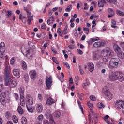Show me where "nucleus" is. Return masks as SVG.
I'll return each instance as SVG.
<instances>
[{
  "instance_id": "1",
  "label": "nucleus",
  "mask_w": 124,
  "mask_h": 124,
  "mask_svg": "<svg viewBox=\"0 0 124 124\" xmlns=\"http://www.w3.org/2000/svg\"><path fill=\"white\" fill-rule=\"evenodd\" d=\"M109 79L111 81L118 80L120 82H123V81H124V76L122 73L116 71L115 72H112V73L110 74Z\"/></svg>"
},
{
  "instance_id": "2",
  "label": "nucleus",
  "mask_w": 124,
  "mask_h": 124,
  "mask_svg": "<svg viewBox=\"0 0 124 124\" xmlns=\"http://www.w3.org/2000/svg\"><path fill=\"white\" fill-rule=\"evenodd\" d=\"M114 55V51L109 49L108 50H104L101 52V56L103 57L104 62H108V60Z\"/></svg>"
},
{
  "instance_id": "3",
  "label": "nucleus",
  "mask_w": 124,
  "mask_h": 124,
  "mask_svg": "<svg viewBox=\"0 0 124 124\" xmlns=\"http://www.w3.org/2000/svg\"><path fill=\"white\" fill-rule=\"evenodd\" d=\"M4 85L6 87H10V88H16L17 87V81L13 77L10 78L5 79Z\"/></svg>"
},
{
  "instance_id": "4",
  "label": "nucleus",
  "mask_w": 124,
  "mask_h": 124,
  "mask_svg": "<svg viewBox=\"0 0 124 124\" xmlns=\"http://www.w3.org/2000/svg\"><path fill=\"white\" fill-rule=\"evenodd\" d=\"M120 59L117 58H112L110 59L109 62V68H117L119 65V62Z\"/></svg>"
},
{
  "instance_id": "5",
  "label": "nucleus",
  "mask_w": 124,
  "mask_h": 124,
  "mask_svg": "<svg viewBox=\"0 0 124 124\" xmlns=\"http://www.w3.org/2000/svg\"><path fill=\"white\" fill-rule=\"evenodd\" d=\"M4 52H5V44L2 42L0 44V58L1 59H5L7 56L5 55Z\"/></svg>"
},
{
  "instance_id": "6",
  "label": "nucleus",
  "mask_w": 124,
  "mask_h": 124,
  "mask_svg": "<svg viewBox=\"0 0 124 124\" xmlns=\"http://www.w3.org/2000/svg\"><path fill=\"white\" fill-rule=\"evenodd\" d=\"M103 93L104 95L106 96L107 99L108 100H111L112 98V94H111V92L109 91V89L107 87H104L103 88Z\"/></svg>"
},
{
  "instance_id": "7",
  "label": "nucleus",
  "mask_w": 124,
  "mask_h": 124,
  "mask_svg": "<svg viewBox=\"0 0 124 124\" xmlns=\"http://www.w3.org/2000/svg\"><path fill=\"white\" fill-rule=\"evenodd\" d=\"M4 80L7 79H10L11 78V70H10V68L8 66H6L4 71Z\"/></svg>"
},
{
  "instance_id": "8",
  "label": "nucleus",
  "mask_w": 124,
  "mask_h": 124,
  "mask_svg": "<svg viewBox=\"0 0 124 124\" xmlns=\"http://www.w3.org/2000/svg\"><path fill=\"white\" fill-rule=\"evenodd\" d=\"M52 77L49 76L48 78V77H46V90H50L51 87H52Z\"/></svg>"
},
{
  "instance_id": "9",
  "label": "nucleus",
  "mask_w": 124,
  "mask_h": 124,
  "mask_svg": "<svg viewBox=\"0 0 124 124\" xmlns=\"http://www.w3.org/2000/svg\"><path fill=\"white\" fill-rule=\"evenodd\" d=\"M115 106L117 110H121L122 108L124 109V102L118 100L116 101Z\"/></svg>"
},
{
  "instance_id": "10",
  "label": "nucleus",
  "mask_w": 124,
  "mask_h": 124,
  "mask_svg": "<svg viewBox=\"0 0 124 124\" xmlns=\"http://www.w3.org/2000/svg\"><path fill=\"white\" fill-rule=\"evenodd\" d=\"M28 45H29V46L31 48H29L28 50H26V57H28L29 58V55L32 52V49H35V46H34V44L31 42H28Z\"/></svg>"
},
{
  "instance_id": "11",
  "label": "nucleus",
  "mask_w": 124,
  "mask_h": 124,
  "mask_svg": "<svg viewBox=\"0 0 124 124\" xmlns=\"http://www.w3.org/2000/svg\"><path fill=\"white\" fill-rule=\"evenodd\" d=\"M6 97L5 93L4 92L2 93L1 94L0 102L3 106H6V103H7V101L5 100Z\"/></svg>"
},
{
  "instance_id": "12",
  "label": "nucleus",
  "mask_w": 124,
  "mask_h": 124,
  "mask_svg": "<svg viewBox=\"0 0 124 124\" xmlns=\"http://www.w3.org/2000/svg\"><path fill=\"white\" fill-rule=\"evenodd\" d=\"M27 103L26 105H32L33 104V98L31 97V96L30 95H28L26 98Z\"/></svg>"
},
{
  "instance_id": "13",
  "label": "nucleus",
  "mask_w": 124,
  "mask_h": 124,
  "mask_svg": "<svg viewBox=\"0 0 124 124\" xmlns=\"http://www.w3.org/2000/svg\"><path fill=\"white\" fill-rule=\"evenodd\" d=\"M36 72L34 70H31L30 72V76L31 78V79H32L33 80H35L36 78Z\"/></svg>"
},
{
  "instance_id": "14",
  "label": "nucleus",
  "mask_w": 124,
  "mask_h": 124,
  "mask_svg": "<svg viewBox=\"0 0 124 124\" xmlns=\"http://www.w3.org/2000/svg\"><path fill=\"white\" fill-rule=\"evenodd\" d=\"M104 45V43L103 42H96L93 44V47L94 48H99V47H101V46H103Z\"/></svg>"
},
{
  "instance_id": "15",
  "label": "nucleus",
  "mask_w": 124,
  "mask_h": 124,
  "mask_svg": "<svg viewBox=\"0 0 124 124\" xmlns=\"http://www.w3.org/2000/svg\"><path fill=\"white\" fill-rule=\"evenodd\" d=\"M36 110L39 113H41L42 111H43V106H42V104L38 103L36 107Z\"/></svg>"
},
{
  "instance_id": "16",
  "label": "nucleus",
  "mask_w": 124,
  "mask_h": 124,
  "mask_svg": "<svg viewBox=\"0 0 124 124\" xmlns=\"http://www.w3.org/2000/svg\"><path fill=\"white\" fill-rule=\"evenodd\" d=\"M13 74L16 77L20 76V75L21 74V71L18 69H15L13 71Z\"/></svg>"
},
{
  "instance_id": "17",
  "label": "nucleus",
  "mask_w": 124,
  "mask_h": 124,
  "mask_svg": "<svg viewBox=\"0 0 124 124\" xmlns=\"http://www.w3.org/2000/svg\"><path fill=\"white\" fill-rule=\"evenodd\" d=\"M27 18H28V20H27V22H28V24H29V25H30V24H31V21H32V20H33V16H32L31 15V12H28V14H27Z\"/></svg>"
},
{
  "instance_id": "18",
  "label": "nucleus",
  "mask_w": 124,
  "mask_h": 124,
  "mask_svg": "<svg viewBox=\"0 0 124 124\" xmlns=\"http://www.w3.org/2000/svg\"><path fill=\"white\" fill-rule=\"evenodd\" d=\"M89 70L90 72H93L94 70V64L93 63L89 62L88 63Z\"/></svg>"
},
{
  "instance_id": "19",
  "label": "nucleus",
  "mask_w": 124,
  "mask_h": 124,
  "mask_svg": "<svg viewBox=\"0 0 124 124\" xmlns=\"http://www.w3.org/2000/svg\"><path fill=\"white\" fill-rule=\"evenodd\" d=\"M113 48L114 49L115 52L117 53L121 52V47L119 46V45L117 44H115L113 46Z\"/></svg>"
},
{
  "instance_id": "20",
  "label": "nucleus",
  "mask_w": 124,
  "mask_h": 124,
  "mask_svg": "<svg viewBox=\"0 0 124 124\" xmlns=\"http://www.w3.org/2000/svg\"><path fill=\"white\" fill-rule=\"evenodd\" d=\"M53 103H55V100L52 98H48L46 101L47 105H52Z\"/></svg>"
},
{
  "instance_id": "21",
  "label": "nucleus",
  "mask_w": 124,
  "mask_h": 124,
  "mask_svg": "<svg viewBox=\"0 0 124 124\" xmlns=\"http://www.w3.org/2000/svg\"><path fill=\"white\" fill-rule=\"evenodd\" d=\"M54 20H55V18H54V16H53L49 17V19L47 20V25H51V24H53V23H54Z\"/></svg>"
},
{
  "instance_id": "22",
  "label": "nucleus",
  "mask_w": 124,
  "mask_h": 124,
  "mask_svg": "<svg viewBox=\"0 0 124 124\" xmlns=\"http://www.w3.org/2000/svg\"><path fill=\"white\" fill-rule=\"evenodd\" d=\"M20 64L23 69H24V70H26V69H27L28 67L27 66V63H26V62H25V61H20Z\"/></svg>"
},
{
  "instance_id": "23",
  "label": "nucleus",
  "mask_w": 124,
  "mask_h": 124,
  "mask_svg": "<svg viewBox=\"0 0 124 124\" xmlns=\"http://www.w3.org/2000/svg\"><path fill=\"white\" fill-rule=\"evenodd\" d=\"M45 116L47 119H51V118H52V115H51L50 110L47 109L46 110V111L45 112Z\"/></svg>"
},
{
  "instance_id": "24",
  "label": "nucleus",
  "mask_w": 124,
  "mask_h": 124,
  "mask_svg": "<svg viewBox=\"0 0 124 124\" xmlns=\"http://www.w3.org/2000/svg\"><path fill=\"white\" fill-rule=\"evenodd\" d=\"M104 3H106L105 0H100L98 2V5L99 7H103L104 6Z\"/></svg>"
},
{
  "instance_id": "25",
  "label": "nucleus",
  "mask_w": 124,
  "mask_h": 124,
  "mask_svg": "<svg viewBox=\"0 0 124 124\" xmlns=\"http://www.w3.org/2000/svg\"><path fill=\"white\" fill-rule=\"evenodd\" d=\"M98 40H99V37H96V38H91L88 43L89 44H92L95 41H98Z\"/></svg>"
},
{
  "instance_id": "26",
  "label": "nucleus",
  "mask_w": 124,
  "mask_h": 124,
  "mask_svg": "<svg viewBox=\"0 0 124 124\" xmlns=\"http://www.w3.org/2000/svg\"><path fill=\"white\" fill-rule=\"evenodd\" d=\"M17 111L20 115L24 114V110H23V108L21 106H19L17 108Z\"/></svg>"
},
{
  "instance_id": "27",
  "label": "nucleus",
  "mask_w": 124,
  "mask_h": 124,
  "mask_svg": "<svg viewBox=\"0 0 124 124\" xmlns=\"http://www.w3.org/2000/svg\"><path fill=\"white\" fill-rule=\"evenodd\" d=\"M18 91L19 92L20 94L25 93V88H24V86H20L18 88Z\"/></svg>"
},
{
  "instance_id": "28",
  "label": "nucleus",
  "mask_w": 124,
  "mask_h": 124,
  "mask_svg": "<svg viewBox=\"0 0 124 124\" xmlns=\"http://www.w3.org/2000/svg\"><path fill=\"white\" fill-rule=\"evenodd\" d=\"M54 115L55 118H60V117H61V115H62V113L60 111H56L55 112Z\"/></svg>"
},
{
  "instance_id": "29",
  "label": "nucleus",
  "mask_w": 124,
  "mask_h": 124,
  "mask_svg": "<svg viewBox=\"0 0 124 124\" xmlns=\"http://www.w3.org/2000/svg\"><path fill=\"white\" fill-rule=\"evenodd\" d=\"M97 106L99 110H101V109H102V108H104V107H105V106L104 104H102V103H98Z\"/></svg>"
},
{
  "instance_id": "30",
  "label": "nucleus",
  "mask_w": 124,
  "mask_h": 124,
  "mask_svg": "<svg viewBox=\"0 0 124 124\" xmlns=\"http://www.w3.org/2000/svg\"><path fill=\"white\" fill-rule=\"evenodd\" d=\"M117 56L118 58H120V59H124V53L122 51L117 52Z\"/></svg>"
},
{
  "instance_id": "31",
  "label": "nucleus",
  "mask_w": 124,
  "mask_h": 124,
  "mask_svg": "<svg viewBox=\"0 0 124 124\" xmlns=\"http://www.w3.org/2000/svg\"><path fill=\"white\" fill-rule=\"evenodd\" d=\"M90 82L83 83V89H84L85 90H87V89H88V88H89V86H90Z\"/></svg>"
},
{
  "instance_id": "32",
  "label": "nucleus",
  "mask_w": 124,
  "mask_h": 124,
  "mask_svg": "<svg viewBox=\"0 0 124 124\" xmlns=\"http://www.w3.org/2000/svg\"><path fill=\"white\" fill-rule=\"evenodd\" d=\"M21 123L22 124H28L27 118H26L25 117H22L21 118Z\"/></svg>"
},
{
  "instance_id": "33",
  "label": "nucleus",
  "mask_w": 124,
  "mask_h": 124,
  "mask_svg": "<svg viewBox=\"0 0 124 124\" xmlns=\"http://www.w3.org/2000/svg\"><path fill=\"white\" fill-rule=\"evenodd\" d=\"M116 13H117V15H119V16H121L122 17H124V12H123L120 10H117Z\"/></svg>"
},
{
  "instance_id": "34",
  "label": "nucleus",
  "mask_w": 124,
  "mask_h": 124,
  "mask_svg": "<svg viewBox=\"0 0 124 124\" xmlns=\"http://www.w3.org/2000/svg\"><path fill=\"white\" fill-rule=\"evenodd\" d=\"M13 122L15 123V124H17V123H18V117H17V116H16V115L13 116Z\"/></svg>"
},
{
  "instance_id": "35",
  "label": "nucleus",
  "mask_w": 124,
  "mask_h": 124,
  "mask_svg": "<svg viewBox=\"0 0 124 124\" xmlns=\"http://www.w3.org/2000/svg\"><path fill=\"white\" fill-rule=\"evenodd\" d=\"M26 107H27L28 112H30V113L33 112V108H32L29 107V106H28V105H26Z\"/></svg>"
},
{
  "instance_id": "36",
  "label": "nucleus",
  "mask_w": 124,
  "mask_h": 124,
  "mask_svg": "<svg viewBox=\"0 0 124 124\" xmlns=\"http://www.w3.org/2000/svg\"><path fill=\"white\" fill-rule=\"evenodd\" d=\"M108 12H109V13H110V15H115V12H114V11H113V9H112V8H108Z\"/></svg>"
},
{
  "instance_id": "37",
  "label": "nucleus",
  "mask_w": 124,
  "mask_h": 124,
  "mask_svg": "<svg viewBox=\"0 0 124 124\" xmlns=\"http://www.w3.org/2000/svg\"><path fill=\"white\" fill-rule=\"evenodd\" d=\"M15 57H12L10 61V64H11L12 65H13L15 62Z\"/></svg>"
},
{
  "instance_id": "38",
  "label": "nucleus",
  "mask_w": 124,
  "mask_h": 124,
  "mask_svg": "<svg viewBox=\"0 0 124 124\" xmlns=\"http://www.w3.org/2000/svg\"><path fill=\"white\" fill-rule=\"evenodd\" d=\"M78 105H79V107L81 110L82 113H84V110L83 109V107H82V105H81V102L80 101H78Z\"/></svg>"
},
{
  "instance_id": "39",
  "label": "nucleus",
  "mask_w": 124,
  "mask_h": 124,
  "mask_svg": "<svg viewBox=\"0 0 124 124\" xmlns=\"http://www.w3.org/2000/svg\"><path fill=\"white\" fill-rule=\"evenodd\" d=\"M99 58V55L96 53L93 54V60H97Z\"/></svg>"
},
{
  "instance_id": "40",
  "label": "nucleus",
  "mask_w": 124,
  "mask_h": 124,
  "mask_svg": "<svg viewBox=\"0 0 124 124\" xmlns=\"http://www.w3.org/2000/svg\"><path fill=\"white\" fill-rule=\"evenodd\" d=\"M5 116L7 119H9L11 117V114H10V112L7 111L5 113Z\"/></svg>"
},
{
  "instance_id": "41",
  "label": "nucleus",
  "mask_w": 124,
  "mask_h": 124,
  "mask_svg": "<svg viewBox=\"0 0 124 124\" xmlns=\"http://www.w3.org/2000/svg\"><path fill=\"white\" fill-rule=\"evenodd\" d=\"M72 9V5H70L65 9V11H66V12H70V10H71Z\"/></svg>"
},
{
  "instance_id": "42",
  "label": "nucleus",
  "mask_w": 124,
  "mask_h": 124,
  "mask_svg": "<svg viewBox=\"0 0 124 124\" xmlns=\"http://www.w3.org/2000/svg\"><path fill=\"white\" fill-rule=\"evenodd\" d=\"M87 104H88V106L89 108H90V110L91 111H92V110L93 109V104H91V103H90L89 102H88L87 103Z\"/></svg>"
},
{
  "instance_id": "43",
  "label": "nucleus",
  "mask_w": 124,
  "mask_h": 124,
  "mask_svg": "<svg viewBox=\"0 0 124 124\" xmlns=\"http://www.w3.org/2000/svg\"><path fill=\"white\" fill-rule=\"evenodd\" d=\"M14 97L16 99V100H19V95L16 93H14Z\"/></svg>"
},
{
  "instance_id": "44",
  "label": "nucleus",
  "mask_w": 124,
  "mask_h": 124,
  "mask_svg": "<svg viewBox=\"0 0 124 124\" xmlns=\"http://www.w3.org/2000/svg\"><path fill=\"white\" fill-rule=\"evenodd\" d=\"M79 70L81 75H83V74H84V71L83 70V69L82 68V66L81 65H79Z\"/></svg>"
},
{
  "instance_id": "45",
  "label": "nucleus",
  "mask_w": 124,
  "mask_h": 124,
  "mask_svg": "<svg viewBox=\"0 0 124 124\" xmlns=\"http://www.w3.org/2000/svg\"><path fill=\"white\" fill-rule=\"evenodd\" d=\"M43 118H44V116H43V115L42 114H41V115H39L38 116V120L40 121V122H41L43 120Z\"/></svg>"
},
{
  "instance_id": "46",
  "label": "nucleus",
  "mask_w": 124,
  "mask_h": 124,
  "mask_svg": "<svg viewBox=\"0 0 124 124\" xmlns=\"http://www.w3.org/2000/svg\"><path fill=\"white\" fill-rule=\"evenodd\" d=\"M83 31H85L86 34H89V31H90V29H89L88 28H84Z\"/></svg>"
},
{
  "instance_id": "47",
  "label": "nucleus",
  "mask_w": 124,
  "mask_h": 124,
  "mask_svg": "<svg viewBox=\"0 0 124 124\" xmlns=\"http://www.w3.org/2000/svg\"><path fill=\"white\" fill-rule=\"evenodd\" d=\"M90 99L92 101H95V100H96V98L93 95H91L90 96Z\"/></svg>"
},
{
  "instance_id": "48",
  "label": "nucleus",
  "mask_w": 124,
  "mask_h": 124,
  "mask_svg": "<svg viewBox=\"0 0 124 124\" xmlns=\"http://www.w3.org/2000/svg\"><path fill=\"white\" fill-rule=\"evenodd\" d=\"M63 64L67 68H68V69H70V66L69 65V64H68V63L66 62H63Z\"/></svg>"
},
{
  "instance_id": "49",
  "label": "nucleus",
  "mask_w": 124,
  "mask_h": 124,
  "mask_svg": "<svg viewBox=\"0 0 124 124\" xmlns=\"http://www.w3.org/2000/svg\"><path fill=\"white\" fill-rule=\"evenodd\" d=\"M74 32V35L77 38L78 37V33L77 32V29H75V30H73Z\"/></svg>"
},
{
  "instance_id": "50",
  "label": "nucleus",
  "mask_w": 124,
  "mask_h": 124,
  "mask_svg": "<svg viewBox=\"0 0 124 124\" xmlns=\"http://www.w3.org/2000/svg\"><path fill=\"white\" fill-rule=\"evenodd\" d=\"M61 75L62 76V78L61 79V78L58 77V79L61 81V82H63V77H64V74L63 73H61Z\"/></svg>"
},
{
  "instance_id": "51",
  "label": "nucleus",
  "mask_w": 124,
  "mask_h": 124,
  "mask_svg": "<svg viewBox=\"0 0 124 124\" xmlns=\"http://www.w3.org/2000/svg\"><path fill=\"white\" fill-rule=\"evenodd\" d=\"M49 119V123L50 124H56L55 121L53 120V118H48Z\"/></svg>"
},
{
  "instance_id": "52",
  "label": "nucleus",
  "mask_w": 124,
  "mask_h": 124,
  "mask_svg": "<svg viewBox=\"0 0 124 124\" xmlns=\"http://www.w3.org/2000/svg\"><path fill=\"white\" fill-rule=\"evenodd\" d=\"M52 60L54 62L56 63V64H59V62H58V60H57V58L52 57Z\"/></svg>"
},
{
  "instance_id": "53",
  "label": "nucleus",
  "mask_w": 124,
  "mask_h": 124,
  "mask_svg": "<svg viewBox=\"0 0 124 124\" xmlns=\"http://www.w3.org/2000/svg\"><path fill=\"white\" fill-rule=\"evenodd\" d=\"M24 78H25V81L28 83V82L29 81V75H25L24 76Z\"/></svg>"
},
{
  "instance_id": "54",
  "label": "nucleus",
  "mask_w": 124,
  "mask_h": 124,
  "mask_svg": "<svg viewBox=\"0 0 124 124\" xmlns=\"http://www.w3.org/2000/svg\"><path fill=\"white\" fill-rule=\"evenodd\" d=\"M68 48L70 49V50H73L74 49V46L73 45H70L68 46Z\"/></svg>"
},
{
  "instance_id": "55",
  "label": "nucleus",
  "mask_w": 124,
  "mask_h": 124,
  "mask_svg": "<svg viewBox=\"0 0 124 124\" xmlns=\"http://www.w3.org/2000/svg\"><path fill=\"white\" fill-rule=\"evenodd\" d=\"M41 28L42 29V30H45V29H46V25L45 23L42 24Z\"/></svg>"
},
{
  "instance_id": "56",
  "label": "nucleus",
  "mask_w": 124,
  "mask_h": 124,
  "mask_svg": "<svg viewBox=\"0 0 124 124\" xmlns=\"http://www.w3.org/2000/svg\"><path fill=\"white\" fill-rule=\"evenodd\" d=\"M7 13H8V14H7L8 17H11V14H12V11H8Z\"/></svg>"
},
{
  "instance_id": "57",
  "label": "nucleus",
  "mask_w": 124,
  "mask_h": 124,
  "mask_svg": "<svg viewBox=\"0 0 124 124\" xmlns=\"http://www.w3.org/2000/svg\"><path fill=\"white\" fill-rule=\"evenodd\" d=\"M77 52L79 54V55H83V51L80 49H77Z\"/></svg>"
},
{
  "instance_id": "58",
  "label": "nucleus",
  "mask_w": 124,
  "mask_h": 124,
  "mask_svg": "<svg viewBox=\"0 0 124 124\" xmlns=\"http://www.w3.org/2000/svg\"><path fill=\"white\" fill-rule=\"evenodd\" d=\"M4 86V85H3V84L0 85V93H1V92H2V90H3Z\"/></svg>"
},
{
  "instance_id": "59",
  "label": "nucleus",
  "mask_w": 124,
  "mask_h": 124,
  "mask_svg": "<svg viewBox=\"0 0 124 124\" xmlns=\"http://www.w3.org/2000/svg\"><path fill=\"white\" fill-rule=\"evenodd\" d=\"M52 14H53V11H52V10H49L48 11V16H51Z\"/></svg>"
},
{
  "instance_id": "60",
  "label": "nucleus",
  "mask_w": 124,
  "mask_h": 124,
  "mask_svg": "<svg viewBox=\"0 0 124 124\" xmlns=\"http://www.w3.org/2000/svg\"><path fill=\"white\" fill-rule=\"evenodd\" d=\"M108 119H109V115H106L104 117V121H105L106 122L107 121V120Z\"/></svg>"
},
{
  "instance_id": "61",
  "label": "nucleus",
  "mask_w": 124,
  "mask_h": 124,
  "mask_svg": "<svg viewBox=\"0 0 124 124\" xmlns=\"http://www.w3.org/2000/svg\"><path fill=\"white\" fill-rule=\"evenodd\" d=\"M38 98L40 100H42V96L41 95V94H38Z\"/></svg>"
},
{
  "instance_id": "62",
  "label": "nucleus",
  "mask_w": 124,
  "mask_h": 124,
  "mask_svg": "<svg viewBox=\"0 0 124 124\" xmlns=\"http://www.w3.org/2000/svg\"><path fill=\"white\" fill-rule=\"evenodd\" d=\"M120 45L124 51V42L121 43Z\"/></svg>"
},
{
  "instance_id": "63",
  "label": "nucleus",
  "mask_w": 124,
  "mask_h": 124,
  "mask_svg": "<svg viewBox=\"0 0 124 124\" xmlns=\"http://www.w3.org/2000/svg\"><path fill=\"white\" fill-rule=\"evenodd\" d=\"M86 39V35H83L81 37V40L83 41Z\"/></svg>"
},
{
  "instance_id": "64",
  "label": "nucleus",
  "mask_w": 124,
  "mask_h": 124,
  "mask_svg": "<svg viewBox=\"0 0 124 124\" xmlns=\"http://www.w3.org/2000/svg\"><path fill=\"white\" fill-rule=\"evenodd\" d=\"M43 124H49V121L48 120L44 121Z\"/></svg>"
}]
</instances>
